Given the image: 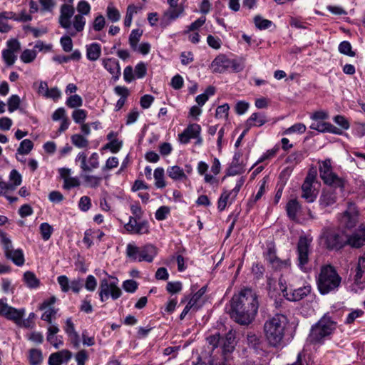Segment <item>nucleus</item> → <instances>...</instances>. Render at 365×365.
Wrapping results in <instances>:
<instances>
[{
    "label": "nucleus",
    "mask_w": 365,
    "mask_h": 365,
    "mask_svg": "<svg viewBox=\"0 0 365 365\" xmlns=\"http://www.w3.org/2000/svg\"><path fill=\"white\" fill-rule=\"evenodd\" d=\"M56 302V297L55 296H52L48 299H45L39 306V309L44 311L41 319L47 322L50 324H52V319L55 318L58 312V309L53 307V304Z\"/></svg>",
    "instance_id": "nucleus-19"
},
{
    "label": "nucleus",
    "mask_w": 365,
    "mask_h": 365,
    "mask_svg": "<svg viewBox=\"0 0 365 365\" xmlns=\"http://www.w3.org/2000/svg\"><path fill=\"white\" fill-rule=\"evenodd\" d=\"M88 115V112L84 109H76L72 113V118L77 124H82L84 123Z\"/></svg>",
    "instance_id": "nucleus-44"
},
{
    "label": "nucleus",
    "mask_w": 365,
    "mask_h": 365,
    "mask_svg": "<svg viewBox=\"0 0 365 365\" xmlns=\"http://www.w3.org/2000/svg\"><path fill=\"white\" fill-rule=\"evenodd\" d=\"M339 51L346 56L350 57H354L356 56V53L352 51V46L348 41H344L341 42L339 45Z\"/></svg>",
    "instance_id": "nucleus-45"
},
{
    "label": "nucleus",
    "mask_w": 365,
    "mask_h": 365,
    "mask_svg": "<svg viewBox=\"0 0 365 365\" xmlns=\"http://www.w3.org/2000/svg\"><path fill=\"white\" fill-rule=\"evenodd\" d=\"M165 171L163 168H157L154 170L153 177L155 179V185L158 188H163L166 186L164 180Z\"/></svg>",
    "instance_id": "nucleus-37"
},
{
    "label": "nucleus",
    "mask_w": 365,
    "mask_h": 365,
    "mask_svg": "<svg viewBox=\"0 0 365 365\" xmlns=\"http://www.w3.org/2000/svg\"><path fill=\"white\" fill-rule=\"evenodd\" d=\"M14 18V13L12 11H3L0 13V33H8L11 26L9 24L8 21Z\"/></svg>",
    "instance_id": "nucleus-31"
},
{
    "label": "nucleus",
    "mask_w": 365,
    "mask_h": 365,
    "mask_svg": "<svg viewBox=\"0 0 365 365\" xmlns=\"http://www.w3.org/2000/svg\"><path fill=\"white\" fill-rule=\"evenodd\" d=\"M40 232L43 240H48L53 232V227L47 222L41 223L40 225Z\"/></svg>",
    "instance_id": "nucleus-51"
},
{
    "label": "nucleus",
    "mask_w": 365,
    "mask_h": 365,
    "mask_svg": "<svg viewBox=\"0 0 365 365\" xmlns=\"http://www.w3.org/2000/svg\"><path fill=\"white\" fill-rule=\"evenodd\" d=\"M170 212V208L167 206L160 207L155 212V217L157 220L161 221L166 219L167 215Z\"/></svg>",
    "instance_id": "nucleus-63"
},
{
    "label": "nucleus",
    "mask_w": 365,
    "mask_h": 365,
    "mask_svg": "<svg viewBox=\"0 0 365 365\" xmlns=\"http://www.w3.org/2000/svg\"><path fill=\"white\" fill-rule=\"evenodd\" d=\"M230 106L227 103L219 106L216 109L215 117L217 118H226L228 116Z\"/></svg>",
    "instance_id": "nucleus-59"
},
{
    "label": "nucleus",
    "mask_w": 365,
    "mask_h": 365,
    "mask_svg": "<svg viewBox=\"0 0 365 365\" xmlns=\"http://www.w3.org/2000/svg\"><path fill=\"white\" fill-rule=\"evenodd\" d=\"M24 279L28 287L36 289L40 285V281L32 272H26L24 274Z\"/></svg>",
    "instance_id": "nucleus-35"
},
{
    "label": "nucleus",
    "mask_w": 365,
    "mask_h": 365,
    "mask_svg": "<svg viewBox=\"0 0 365 365\" xmlns=\"http://www.w3.org/2000/svg\"><path fill=\"white\" fill-rule=\"evenodd\" d=\"M91 207V198L88 196H83L78 202V208L83 212H87Z\"/></svg>",
    "instance_id": "nucleus-60"
},
{
    "label": "nucleus",
    "mask_w": 365,
    "mask_h": 365,
    "mask_svg": "<svg viewBox=\"0 0 365 365\" xmlns=\"http://www.w3.org/2000/svg\"><path fill=\"white\" fill-rule=\"evenodd\" d=\"M66 104L71 108H79L83 105V99L79 95L74 94L67 98Z\"/></svg>",
    "instance_id": "nucleus-46"
},
{
    "label": "nucleus",
    "mask_w": 365,
    "mask_h": 365,
    "mask_svg": "<svg viewBox=\"0 0 365 365\" xmlns=\"http://www.w3.org/2000/svg\"><path fill=\"white\" fill-rule=\"evenodd\" d=\"M102 65L115 81L119 78L121 71L118 61L113 58H105L102 59Z\"/></svg>",
    "instance_id": "nucleus-24"
},
{
    "label": "nucleus",
    "mask_w": 365,
    "mask_h": 365,
    "mask_svg": "<svg viewBox=\"0 0 365 365\" xmlns=\"http://www.w3.org/2000/svg\"><path fill=\"white\" fill-rule=\"evenodd\" d=\"M167 174L175 181H183L187 179L184 170L178 165L169 166L167 168Z\"/></svg>",
    "instance_id": "nucleus-29"
},
{
    "label": "nucleus",
    "mask_w": 365,
    "mask_h": 365,
    "mask_svg": "<svg viewBox=\"0 0 365 365\" xmlns=\"http://www.w3.org/2000/svg\"><path fill=\"white\" fill-rule=\"evenodd\" d=\"M320 239L329 250H338L346 245V236L343 232H337L332 227L322 229Z\"/></svg>",
    "instance_id": "nucleus-7"
},
{
    "label": "nucleus",
    "mask_w": 365,
    "mask_h": 365,
    "mask_svg": "<svg viewBox=\"0 0 365 365\" xmlns=\"http://www.w3.org/2000/svg\"><path fill=\"white\" fill-rule=\"evenodd\" d=\"M312 239L307 236H301L297 243V262L300 269L304 271L305 265L309 262Z\"/></svg>",
    "instance_id": "nucleus-13"
},
{
    "label": "nucleus",
    "mask_w": 365,
    "mask_h": 365,
    "mask_svg": "<svg viewBox=\"0 0 365 365\" xmlns=\"http://www.w3.org/2000/svg\"><path fill=\"white\" fill-rule=\"evenodd\" d=\"M337 198V193L335 190L331 187L324 189L319 199L320 208L330 212L329 208L336 204Z\"/></svg>",
    "instance_id": "nucleus-20"
},
{
    "label": "nucleus",
    "mask_w": 365,
    "mask_h": 365,
    "mask_svg": "<svg viewBox=\"0 0 365 365\" xmlns=\"http://www.w3.org/2000/svg\"><path fill=\"white\" fill-rule=\"evenodd\" d=\"M86 58L91 61H97L101 55V46L98 43H92L86 46Z\"/></svg>",
    "instance_id": "nucleus-30"
},
{
    "label": "nucleus",
    "mask_w": 365,
    "mask_h": 365,
    "mask_svg": "<svg viewBox=\"0 0 365 365\" xmlns=\"http://www.w3.org/2000/svg\"><path fill=\"white\" fill-rule=\"evenodd\" d=\"M132 215L129 218L140 219L143 216L144 212L138 203H134L130 206Z\"/></svg>",
    "instance_id": "nucleus-54"
},
{
    "label": "nucleus",
    "mask_w": 365,
    "mask_h": 365,
    "mask_svg": "<svg viewBox=\"0 0 365 365\" xmlns=\"http://www.w3.org/2000/svg\"><path fill=\"white\" fill-rule=\"evenodd\" d=\"M138 11V8L133 4L129 5L127 7L126 14L123 22L124 26L125 27H130L131 26L133 17L135 14H137Z\"/></svg>",
    "instance_id": "nucleus-42"
},
{
    "label": "nucleus",
    "mask_w": 365,
    "mask_h": 365,
    "mask_svg": "<svg viewBox=\"0 0 365 365\" xmlns=\"http://www.w3.org/2000/svg\"><path fill=\"white\" fill-rule=\"evenodd\" d=\"M72 356L69 350L63 349L61 351L52 353L49 357L48 364L49 365H61L63 363H67Z\"/></svg>",
    "instance_id": "nucleus-25"
},
{
    "label": "nucleus",
    "mask_w": 365,
    "mask_h": 365,
    "mask_svg": "<svg viewBox=\"0 0 365 365\" xmlns=\"http://www.w3.org/2000/svg\"><path fill=\"white\" fill-rule=\"evenodd\" d=\"M266 115L262 113H253L245 122V127L250 129L252 127H260L267 123Z\"/></svg>",
    "instance_id": "nucleus-27"
},
{
    "label": "nucleus",
    "mask_w": 365,
    "mask_h": 365,
    "mask_svg": "<svg viewBox=\"0 0 365 365\" xmlns=\"http://www.w3.org/2000/svg\"><path fill=\"white\" fill-rule=\"evenodd\" d=\"M335 327L334 323L329 317L322 318L312 327L309 336L312 343L319 342L326 336L329 335Z\"/></svg>",
    "instance_id": "nucleus-10"
},
{
    "label": "nucleus",
    "mask_w": 365,
    "mask_h": 365,
    "mask_svg": "<svg viewBox=\"0 0 365 365\" xmlns=\"http://www.w3.org/2000/svg\"><path fill=\"white\" fill-rule=\"evenodd\" d=\"M341 283V277L333 266L327 264L321 267L317 278V284L320 294H327L336 292Z\"/></svg>",
    "instance_id": "nucleus-4"
},
{
    "label": "nucleus",
    "mask_w": 365,
    "mask_h": 365,
    "mask_svg": "<svg viewBox=\"0 0 365 365\" xmlns=\"http://www.w3.org/2000/svg\"><path fill=\"white\" fill-rule=\"evenodd\" d=\"M62 36L60 39V43L62 48L66 52H70L73 48V41L71 35Z\"/></svg>",
    "instance_id": "nucleus-57"
},
{
    "label": "nucleus",
    "mask_w": 365,
    "mask_h": 365,
    "mask_svg": "<svg viewBox=\"0 0 365 365\" xmlns=\"http://www.w3.org/2000/svg\"><path fill=\"white\" fill-rule=\"evenodd\" d=\"M157 254V248L151 244L139 247L134 244L129 243L126 247L127 257L135 261L152 262Z\"/></svg>",
    "instance_id": "nucleus-6"
},
{
    "label": "nucleus",
    "mask_w": 365,
    "mask_h": 365,
    "mask_svg": "<svg viewBox=\"0 0 365 365\" xmlns=\"http://www.w3.org/2000/svg\"><path fill=\"white\" fill-rule=\"evenodd\" d=\"M319 175L323 182L334 187H339L341 190L344 187V180L333 172L331 161L326 159L319 163Z\"/></svg>",
    "instance_id": "nucleus-9"
},
{
    "label": "nucleus",
    "mask_w": 365,
    "mask_h": 365,
    "mask_svg": "<svg viewBox=\"0 0 365 365\" xmlns=\"http://www.w3.org/2000/svg\"><path fill=\"white\" fill-rule=\"evenodd\" d=\"M29 360L31 365H39L43 361L42 351L38 349H31Z\"/></svg>",
    "instance_id": "nucleus-40"
},
{
    "label": "nucleus",
    "mask_w": 365,
    "mask_h": 365,
    "mask_svg": "<svg viewBox=\"0 0 365 365\" xmlns=\"http://www.w3.org/2000/svg\"><path fill=\"white\" fill-rule=\"evenodd\" d=\"M301 209V205L296 199L290 200L286 205V211L288 217L291 220H295L297 218V214Z\"/></svg>",
    "instance_id": "nucleus-32"
},
{
    "label": "nucleus",
    "mask_w": 365,
    "mask_h": 365,
    "mask_svg": "<svg viewBox=\"0 0 365 365\" xmlns=\"http://www.w3.org/2000/svg\"><path fill=\"white\" fill-rule=\"evenodd\" d=\"M0 239L6 257L11 259L16 265L22 266L25 261L22 250L20 249L14 250L11 240L3 231H0Z\"/></svg>",
    "instance_id": "nucleus-11"
},
{
    "label": "nucleus",
    "mask_w": 365,
    "mask_h": 365,
    "mask_svg": "<svg viewBox=\"0 0 365 365\" xmlns=\"http://www.w3.org/2000/svg\"><path fill=\"white\" fill-rule=\"evenodd\" d=\"M25 314L24 309H16L7 303L6 298L0 299V316L8 320L13 321L15 324H19L21 319Z\"/></svg>",
    "instance_id": "nucleus-14"
},
{
    "label": "nucleus",
    "mask_w": 365,
    "mask_h": 365,
    "mask_svg": "<svg viewBox=\"0 0 365 365\" xmlns=\"http://www.w3.org/2000/svg\"><path fill=\"white\" fill-rule=\"evenodd\" d=\"M97 287V280L94 276L90 274L87 276L85 281V288L89 292H93Z\"/></svg>",
    "instance_id": "nucleus-61"
},
{
    "label": "nucleus",
    "mask_w": 365,
    "mask_h": 365,
    "mask_svg": "<svg viewBox=\"0 0 365 365\" xmlns=\"http://www.w3.org/2000/svg\"><path fill=\"white\" fill-rule=\"evenodd\" d=\"M184 12V7L182 6H180V7L176 8H168L164 12V17L167 19L169 21H173L178 19Z\"/></svg>",
    "instance_id": "nucleus-34"
},
{
    "label": "nucleus",
    "mask_w": 365,
    "mask_h": 365,
    "mask_svg": "<svg viewBox=\"0 0 365 365\" xmlns=\"http://www.w3.org/2000/svg\"><path fill=\"white\" fill-rule=\"evenodd\" d=\"M316 180V173L309 172L302 185V197L308 203L315 201L317 196V190L313 184Z\"/></svg>",
    "instance_id": "nucleus-15"
},
{
    "label": "nucleus",
    "mask_w": 365,
    "mask_h": 365,
    "mask_svg": "<svg viewBox=\"0 0 365 365\" xmlns=\"http://www.w3.org/2000/svg\"><path fill=\"white\" fill-rule=\"evenodd\" d=\"M106 16L110 21L118 22L120 19L121 15L118 9L110 3L106 8Z\"/></svg>",
    "instance_id": "nucleus-38"
},
{
    "label": "nucleus",
    "mask_w": 365,
    "mask_h": 365,
    "mask_svg": "<svg viewBox=\"0 0 365 365\" xmlns=\"http://www.w3.org/2000/svg\"><path fill=\"white\" fill-rule=\"evenodd\" d=\"M2 58L8 66H11L14 64L17 56L10 50L4 49L2 51Z\"/></svg>",
    "instance_id": "nucleus-48"
},
{
    "label": "nucleus",
    "mask_w": 365,
    "mask_h": 365,
    "mask_svg": "<svg viewBox=\"0 0 365 365\" xmlns=\"http://www.w3.org/2000/svg\"><path fill=\"white\" fill-rule=\"evenodd\" d=\"M36 50L25 49L20 56L21 60L25 63H31L36 58Z\"/></svg>",
    "instance_id": "nucleus-47"
},
{
    "label": "nucleus",
    "mask_w": 365,
    "mask_h": 365,
    "mask_svg": "<svg viewBox=\"0 0 365 365\" xmlns=\"http://www.w3.org/2000/svg\"><path fill=\"white\" fill-rule=\"evenodd\" d=\"M76 9L78 14L74 16L73 5L63 4L61 6L58 17L60 26L73 36L83 31L86 23L84 16L90 14L91 7L88 1L83 0L78 3Z\"/></svg>",
    "instance_id": "nucleus-2"
},
{
    "label": "nucleus",
    "mask_w": 365,
    "mask_h": 365,
    "mask_svg": "<svg viewBox=\"0 0 365 365\" xmlns=\"http://www.w3.org/2000/svg\"><path fill=\"white\" fill-rule=\"evenodd\" d=\"M245 66V59L242 58L232 59L225 54H219L212 61L210 68L215 73H223L230 70L238 73L243 71Z\"/></svg>",
    "instance_id": "nucleus-5"
},
{
    "label": "nucleus",
    "mask_w": 365,
    "mask_h": 365,
    "mask_svg": "<svg viewBox=\"0 0 365 365\" xmlns=\"http://www.w3.org/2000/svg\"><path fill=\"white\" fill-rule=\"evenodd\" d=\"M124 228L130 235H143L150 233V225L147 220L129 218Z\"/></svg>",
    "instance_id": "nucleus-16"
},
{
    "label": "nucleus",
    "mask_w": 365,
    "mask_h": 365,
    "mask_svg": "<svg viewBox=\"0 0 365 365\" xmlns=\"http://www.w3.org/2000/svg\"><path fill=\"white\" fill-rule=\"evenodd\" d=\"M235 334L232 330L229 331L225 338L222 339V353L224 355L233 351L235 347Z\"/></svg>",
    "instance_id": "nucleus-28"
},
{
    "label": "nucleus",
    "mask_w": 365,
    "mask_h": 365,
    "mask_svg": "<svg viewBox=\"0 0 365 365\" xmlns=\"http://www.w3.org/2000/svg\"><path fill=\"white\" fill-rule=\"evenodd\" d=\"M346 245L359 248L365 245V226L360 225L351 235L346 236Z\"/></svg>",
    "instance_id": "nucleus-22"
},
{
    "label": "nucleus",
    "mask_w": 365,
    "mask_h": 365,
    "mask_svg": "<svg viewBox=\"0 0 365 365\" xmlns=\"http://www.w3.org/2000/svg\"><path fill=\"white\" fill-rule=\"evenodd\" d=\"M34 148V143L29 139L23 140L17 149V153L20 155H28Z\"/></svg>",
    "instance_id": "nucleus-43"
},
{
    "label": "nucleus",
    "mask_w": 365,
    "mask_h": 365,
    "mask_svg": "<svg viewBox=\"0 0 365 365\" xmlns=\"http://www.w3.org/2000/svg\"><path fill=\"white\" fill-rule=\"evenodd\" d=\"M82 178L86 184V185L91 188H96L98 187L101 182L102 178L97 175H89L85 173L82 175Z\"/></svg>",
    "instance_id": "nucleus-36"
},
{
    "label": "nucleus",
    "mask_w": 365,
    "mask_h": 365,
    "mask_svg": "<svg viewBox=\"0 0 365 365\" xmlns=\"http://www.w3.org/2000/svg\"><path fill=\"white\" fill-rule=\"evenodd\" d=\"M122 292L118 287V279L115 277L109 276L101 280L98 290L100 300L102 302H106L109 297L113 300H116L121 296Z\"/></svg>",
    "instance_id": "nucleus-8"
},
{
    "label": "nucleus",
    "mask_w": 365,
    "mask_h": 365,
    "mask_svg": "<svg viewBox=\"0 0 365 365\" xmlns=\"http://www.w3.org/2000/svg\"><path fill=\"white\" fill-rule=\"evenodd\" d=\"M76 161L80 162V168L83 173L91 172L99 167V156L97 153H93L87 160V155L84 152H80Z\"/></svg>",
    "instance_id": "nucleus-17"
},
{
    "label": "nucleus",
    "mask_w": 365,
    "mask_h": 365,
    "mask_svg": "<svg viewBox=\"0 0 365 365\" xmlns=\"http://www.w3.org/2000/svg\"><path fill=\"white\" fill-rule=\"evenodd\" d=\"M254 21H255L256 27H257L259 29H261V30L267 29L269 28L272 24V22L271 21H269L268 19H262L259 16H255L254 19Z\"/></svg>",
    "instance_id": "nucleus-53"
},
{
    "label": "nucleus",
    "mask_w": 365,
    "mask_h": 365,
    "mask_svg": "<svg viewBox=\"0 0 365 365\" xmlns=\"http://www.w3.org/2000/svg\"><path fill=\"white\" fill-rule=\"evenodd\" d=\"M287 318L283 314H276L264 324L265 338L269 346L281 348L284 346V337L287 325Z\"/></svg>",
    "instance_id": "nucleus-3"
},
{
    "label": "nucleus",
    "mask_w": 365,
    "mask_h": 365,
    "mask_svg": "<svg viewBox=\"0 0 365 365\" xmlns=\"http://www.w3.org/2000/svg\"><path fill=\"white\" fill-rule=\"evenodd\" d=\"M20 104V98L17 95H12L8 100V110L10 113L17 110Z\"/></svg>",
    "instance_id": "nucleus-58"
},
{
    "label": "nucleus",
    "mask_w": 365,
    "mask_h": 365,
    "mask_svg": "<svg viewBox=\"0 0 365 365\" xmlns=\"http://www.w3.org/2000/svg\"><path fill=\"white\" fill-rule=\"evenodd\" d=\"M143 31L140 29H133L129 35L128 43L132 50H135L143 36Z\"/></svg>",
    "instance_id": "nucleus-33"
},
{
    "label": "nucleus",
    "mask_w": 365,
    "mask_h": 365,
    "mask_svg": "<svg viewBox=\"0 0 365 365\" xmlns=\"http://www.w3.org/2000/svg\"><path fill=\"white\" fill-rule=\"evenodd\" d=\"M279 287L281 291L283 292L284 297L289 301L297 302L302 299L311 292V286L304 285L303 287L294 289L292 287H287L282 282V279H279Z\"/></svg>",
    "instance_id": "nucleus-12"
},
{
    "label": "nucleus",
    "mask_w": 365,
    "mask_h": 365,
    "mask_svg": "<svg viewBox=\"0 0 365 365\" xmlns=\"http://www.w3.org/2000/svg\"><path fill=\"white\" fill-rule=\"evenodd\" d=\"M206 19L205 17H200L197 19L196 21L192 22L190 25L187 26V29L183 31V34H189L190 32L195 31L200 28L205 23Z\"/></svg>",
    "instance_id": "nucleus-52"
},
{
    "label": "nucleus",
    "mask_w": 365,
    "mask_h": 365,
    "mask_svg": "<svg viewBox=\"0 0 365 365\" xmlns=\"http://www.w3.org/2000/svg\"><path fill=\"white\" fill-rule=\"evenodd\" d=\"M79 185L80 182L77 178L68 177L63 181V187L66 190H70L73 187H78Z\"/></svg>",
    "instance_id": "nucleus-62"
},
{
    "label": "nucleus",
    "mask_w": 365,
    "mask_h": 365,
    "mask_svg": "<svg viewBox=\"0 0 365 365\" xmlns=\"http://www.w3.org/2000/svg\"><path fill=\"white\" fill-rule=\"evenodd\" d=\"M258 308L257 293L252 289L245 288L232 298L230 315L238 324L247 325L254 320Z\"/></svg>",
    "instance_id": "nucleus-1"
},
{
    "label": "nucleus",
    "mask_w": 365,
    "mask_h": 365,
    "mask_svg": "<svg viewBox=\"0 0 365 365\" xmlns=\"http://www.w3.org/2000/svg\"><path fill=\"white\" fill-rule=\"evenodd\" d=\"M147 68L143 62L138 63L134 70L135 76L137 78H142L146 75Z\"/></svg>",
    "instance_id": "nucleus-64"
},
{
    "label": "nucleus",
    "mask_w": 365,
    "mask_h": 365,
    "mask_svg": "<svg viewBox=\"0 0 365 365\" xmlns=\"http://www.w3.org/2000/svg\"><path fill=\"white\" fill-rule=\"evenodd\" d=\"M359 212L354 204L349 203L347 210L343 213L339 221L346 229H352L358 222Z\"/></svg>",
    "instance_id": "nucleus-18"
},
{
    "label": "nucleus",
    "mask_w": 365,
    "mask_h": 365,
    "mask_svg": "<svg viewBox=\"0 0 365 365\" xmlns=\"http://www.w3.org/2000/svg\"><path fill=\"white\" fill-rule=\"evenodd\" d=\"M201 133V127L199 124L192 123L178 134V140L181 144H187L191 139L197 138Z\"/></svg>",
    "instance_id": "nucleus-21"
},
{
    "label": "nucleus",
    "mask_w": 365,
    "mask_h": 365,
    "mask_svg": "<svg viewBox=\"0 0 365 365\" xmlns=\"http://www.w3.org/2000/svg\"><path fill=\"white\" fill-rule=\"evenodd\" d=\"M71 143L78 148H85L88 146V140L81 134H73L71 137Z\"/></svg>",
    "instance_id": "nucleus-39"
},
{
    "label": "nucleus",
    "mask_w": 365,
    "mask_h": 365,
    "mask_svg": "<svg viewBox=\"0 0 365 365\" xmlns=\"http://www.w3.org/2000/svg\"><path fill=\"white\" fill-rule=\"evenodd\" d=\"M271 266L276 270L288 269L291 266V261L289 259L282 260L278 257Z\"/></svg>",
    "instance_id": "nucleus-50"
},
{
    "label": "nucleus",
    "mask_w": 365,
    "mask_h": 365,
    "mask_svg": "<svg viewBox=\"0 0 365 365\" xmlns=\"http://www.w3.org/2000/svg\"><path fill=\"white\" fill-rule=\"evenodd\" d=\"M264 256L265 260L271 265L278 258L276 255V249L274 246H269Z\"/></svg>",
    "instance_id": "nucleus-55"
},
{
    "label": "nucleus",
    "mask_w": 365,
    "mask_h": 365,
    "mask_svg": "<svg viewBox=\"0 0 365 365\" xmlns=\"http://www.w3.org/2000/svg\"><path fill=\"white\" fill-rule=\"evenodd\" d=\"M106 26V19L102 14H98L93 20V29L96 31H101Z\"/></svg>",
    "instance_id": "nucleus-56"
},
{
    "label": "nucleus",
    "mask_w": 365,
    "mask_h": 365,
    "mask_svg": "<svg viewBox=\"0 0 365 365\" xmlns=\"http://www.w3.org/2000/svg\"><path fill=\"white\" fill-rule=\"evenodd\" d=\"M22 182V176L15 169L12 170L9 174V182L11 185L16 190L18 186L21 184Z\"/></svg>",
    "instance_id": "nucleus-49"
},
{
    "label": "nucleus",
    "mask_w": 365,
    "mask_h": 365,
    "mask_svg": "<svg viewBox=\"0 0 365 365\" xmlns=\"http://www.w3.org/2000/svg\"><path fill=\"white\" fill-rule=\"evenodd\" d=\"M310 128L322 133L327 132L334 134H341L342 133V131L339 128L335 127L330 123L319 120H313V122L310 125Z\"/></svg>",
    "instance_id": "nucleus-26"
},
{
    "label": "nucleus",
    "mask_w": 365,
    "mask_h": 365,
    "mask_svg": "<svg viewBox=\"0 0 365 365\" xmlns=\"http://www.w3.org/2000/svg\"><path fill=\"white\" fill-rule=\"evenodd\" d=\"M306 125L302 123H297L285 129L282 134L283 135H292L293 133L302 134L306 131Z\"/></svg>",
    "instance_id": "nucleus-41"
},
{
    "label": "nucleus",
    "mask_w": 365,
    "mask_h": 365,
    "mask_svg": "<svg viewBox=\"0 0 365 365\" xmlns=\"http://www.w3.org/2000/svg\"><path fill=\"white\" fill-rule=\"evenodd\" d=\"M365 267V258L360 257L358 261V265L356 269V274L354 277V282L351 287V290L354 292H358L365 288V282H361V279L363 277L364 269Z\"/></svg>",
    "instance_id": "nucleus-23"
}]
</instances>
